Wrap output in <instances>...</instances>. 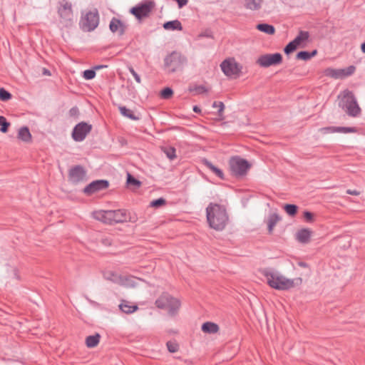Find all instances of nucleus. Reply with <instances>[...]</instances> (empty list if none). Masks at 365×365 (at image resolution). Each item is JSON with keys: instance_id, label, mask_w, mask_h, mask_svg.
<instances>
[{"instance_id": "nucleus-26", "label": "nucleus", "mask_w": 365, "mask_h": 365, "mask_svg": "<svg viewBox=\"0 0 365 365\" xmlns=\"http://www.w3.org/2000/svg\"><path fill=\"white\" fill-rule=\"evenodd\" d=\"M100 335L96 334L95 335L88 336L86 338V344L88 348L96 347L100 341Z\"/></svg>"}, {"instance_id": "nucleus-35", "label": "nucleus", "mask_w": 365, "mask_h": 365, "mask_svg": "<svg viewBox=\"0 0 365 365\" xmlns=\"http://www.w3.org/2000/svg\"><path fill=\"white\" fill-rule=\"evenodd\" d=\"M12 95L4 88H0V100L2 101H8L11 99Z\"/></svg>"}, {"instance_id": "nucleus-17", "label": "nucleus", "mask_w": 365, "mask_h": 365, "mask_svg": "<svg viewBox=\"0 0 365 365\" xmlns=\"http://www.w3.org/2000/svg\"><path fill=\"white\" fill-rule=\"evenodd\" d=\"M118 307L122 312L126 314H133L138 309V307L135 303L125 299L120 300Z\"/></svg>"}, {"instance_id": "nucleus-13", "label": "nucleus", "mask_w": 365, "mask_h": 365, "mask_svg": "<svg viewBox=\"0 0 365 365\" xmlns=\"http://www.w3.org/2000/svg\"><path fill=\"white\" fill-rule=\"evenodd\" d=\"M92 126L86 123H78L72 132V138L76 142L83 141L91 130Z\"/></svg>"}, {"instance_id": "nucleus-28", "label": "nucleus", "mask_w": 365, "mask_h": 365, "mask_svg": "<svg viewBox=\"0 0 365 365\" xmlns=\"http://www.w3.org/2000/svg\"><path fill=\"white\" fill-rule=\"evenodd\" d=\"M257 29L259 31L269 35L274 34L275 31L274 27L267 24H259L257 25Z\"/></svg>"}, {"instance_id": "nucleus-50", "label": "nucleus", "mask_w": 365, "mask_h": 365, "mask_svg": "<svg viewBox=\"0 0 365 365\" xmlns=\"http://www.w3.org/2000/svg\"><path fill=\"white\" fill-rule=\"evenodd\" d=\"M195 91L198 93H206L207 91V89L203 86H198L195 88Z\"/></svg>"}, {"instance_id": "nucleus-7", "label": "nucleus", "mask_w": 365, "mask_h": 365, "mask_svg": "<svg viewBox=\"0 0 365 365\" xmlns=\"http://www.w3.org/2000/svg\"><path fill=\"white\" fill-rule=\"evenodd\" d=\"M165 67L169 73H174L182 68L187 62L186 58L178 52H173L164 60Z\"/></svg>"}, {"instance_id": "nucleus-21", "label": "nucleus", "mask_w": 365, "mask_h": 365, "mask_svg": "<svg viewBox=\"0 0 365 365\" xmlns=\"http://www.w3.org/2000/svg\"><path fill=\"white\" fill-rule=\"evenodd\" d=\"M18 138L25 143H29L31 140V134L28 127L24 126L19 128Z\"/></svg>"}, {"instance_id": "nucleus-53", "label": "nucleus", "mask_w": 365, "mask_h": 365, "mask_svg": "<svg viewBox=\"0 0 365 365\" xmlns=\"http://www.w3.org/2000/svg\"><path fill=\"white\" fill-rule=\"evenodd\" d=\"M133 76L134 77V78H135V80L136 81L137 83H140L141 79H140V76L137 73H133Z\"/></svg>"}, {"instance_id": "nucleus-55", "label": "nucleus", "mask_w": 365, "mask_h": 365, "mask_svg": "<svg viewBox=\"0 0 365 365\" xmlns=\"http://www.w3.org/2000/svg\"><path fill=\"white\" fill-rule=\"evenodd\" d=\"M192 110L195 113H200L201 111L200 108L197 106H193Z\"/></svg>"}, {"instance_id": "nucleus-43", "label": "nucleus", "mask_w": 365, "mask_h": 365, "mask_svg": "<svg viewBox=\"0 0 365 365\" xmlns=\"http://www.w3.org/2000/svg\"><path fill=\"white\" fill-rule=\"evenodd\" d=\"M173 93V90L170 88H165L161 91V97L164 99L170 98Z\"/></svg>"}, {"instance_id": "nucleus-33", "label": "nucleus", "mask_w": 365, "mask_h": 365, "mask_svg": "<svg viewBox=\"0 0 365 365\" xmlns=\"http://www.w3.org/2000/svg\"><path fill=\"white\" fill-rule=\"evenodd\" d=\"M162 150L169 160H173L176 158V154H175L176 150H175V148L163 147L162 148Z\"/></svg>"}, {"instance_id": "nucleus-44", "label": "nucleus", "mask_w": 365, "mask_h": 365, "mask_svg": "<svg viewBox=\"0 0 365 365\" xmlns=\"http://www.w3.org/2000/svg\"><path fill=\"white\" fill-rule=\"evenodd\" d=\"M166 202L165 200L160 197L157 200H154L150 202V206L153 207H159L161 205H165Z\"/></svg>"}, {"instance_id": "nucleus-42", "label": "nucleus", "mask_w": 365, "mask_h": 365, "mask_svg": "<svg viewBox=\"0 0 365 365\" xmlns=\"http://www.w3.org/2000/svg\"><path fill=\"white\" fill-rule=\"evenodd\" d=\"M212 107L213 108H218V115L220 117H222V113H223V110H224V108H225V105L222 102H217V101H215L213 103H212Z\"/></svg>"}, {"instance_id": "nucleus-8", "label": "nucleus", "mask_w": 365, "mask_h": 365, "mask_svg": "<svg viewBox=\"0 0 365 365\" xmlns=\"http://www.w3.org/2000/svg\"><path fill=\"white\" fill-rule=\"evenodd\" d=\"M220 68L224 74L230 78L239 76L242 69V66L232 58L224 60L220 64Z\"/></svg>"}, {"instance_id": "nucleus-5", "label": "nucleus", "mask_w": 365, "mask_h": 365, "mask_svg": "<svg viewBox=\"0 0 365 365\" xmlns=\"http://www.w3.org/2000/svg\"><path fill=\"white\" fill-rule=\"evenodd\" d=\"M57 9L60 23L66 27L72 26L74 19L72 4L67 0H61Z\"/></svg>"}, {"instance_id": "nucleus-51", "label": "nucleus", "mask_w": 365, "mask_h": 365, "mask_svg": "<svg viewBox=\"0 0 365 365\" xmlns=\"http://www.w3.org/2000/svg\"><path fill=\"white\" fill-rule=\"evenodd\" d=\"M101 242L105 245H110L112 240L110 237H104L102 238Z\"/></svg>"}, {"instance_id": "nucleus-15", "label": "nucleus", "mask_w": 365, "mask_h": 365, "mask_svg": "<svg viewBox=\"0 0 365 365\" xmlns=\"http://www.w3.org/2000/svg\"><path fill=\"white\" fill-rule=\"evenodd\" d=\"M86 179V171L80 165L72 168L69 171V180L73 183H78Z\"/></svg>"}, {"instance_id": "nucleus-32", "label": "nucleus", "mask_w": 365, "mask_h": 365, "mask_svg": "<svg viewBox=\"0 0 365 365\" xmlns=\"http://www.w3.org/2000/svg\"><path fill=\"white\" fill-rule=\"evenodd\" d=\"M139 279L133 277H126L122 280L123 284L127 287H134L137 285Z\"/></svg>"}, {"instance_id": "nucleus-57", "label": "nucleus", "mask_w": 365, "mask_h": 365, "mask_svg": "<svg viewBox=\"0 0 365 365\" xmlns=\"http://www.w3.org/2000/svg\"><path fill=\"white\" fill-rule=\"evenodd\" d=\"M361 51L365 53V41L361 46Z\"/></svg>"}, {"instance_id": "nucleus-31", "label": "nucleus", "mask_w": 365, "mask_h": 365, "mask_svg": "<svg viewBox=\"0 0 365 365\" xmlns=\"http://www.w3.org/2000/svg\"><path fill=\"white\" fill-rule=\"evenodd\" d=\"M317 54V50L312 52L300 51L297 54V58L307 61Z\"/></svg>"}, {"instance_id": "nucleus-25", "label": "nucleus", "mask_w": 365, "mask_h": 365, "mask_svg": "<svg viewBox=\"0 0 365 365\" xmlns=\"http://www.w3.org/2000/svg\"><path fill=\"white\" fill-rule=\"evenodd\" d=\"M163 28L165 30H178V31H182V26L181 23L178 20H173L167 21L163 24Z\"/></svg>"}, {"instance_id": "nucleus-6", "label": "nucleus", "mask_w": 365, "mask_h": 365, "mask_svg": "<svg viewBox=\"0 0 365 365\" xmlns=\"http://www.w3.org/2000/svg\"><path fill=\"white\" fill-rule=\"evenodd\" d=\"M99 24V14L97 9L82 12L80 26L84 31H93Z\"/></svg>"}, {"instance_id": "nucleus-37", "label": "nucleus", "mask_w": 365, "mask_h": 365, "mask_svg": "<svg viewBox=\"0 0 365 365\" xmlns=\"http://www.w3.org/2000/svg\"><path fill=\"white\" fill-rule=\"evenodd\" d=\"M356 131L357 130L354 127H336V133H349Z\"/></svg>"}, {"instance_id": "nucleus-18", "label": "nucleus", "mask_w": 365, "mask_h": 365, "mask_svg": "<svg viewBox=\"0 0 365 365\" xmlns=\"http://www.w3.org/2000/svg\"><path fill=\"white\" fill-rule=\"evenodd\" d=\"M109 28L113 33L117 32L120 36H122L125 33L126 26L120 20L113 18L110 22Z\"/></svg>"}, {"instance_id": "nucleus-38", "label": "nucleus", "mask_w": 365, "mask_h": 365, "mask_svg": "<svg viewBox=\"0 0 365 365\" xmlns=\"http://www.w3.org/2000/svg\"><path fill=\"white\" fill-rule=\"evenodd\" d=\"M298 46L293 41L289 42L284 48V51L286 54H289L297 49Z\"/></svg>"}, {"instance_id": "nucleus-40", "label": "nucleus", "mask_w": 365, "mask_h": 365, "mask_svg": "<svg viewBox=\"0 0 365 365\" xmlns=\"http://www.w3.org/2000/svg\"><path fill=\"white\" fill-rule=\"evenodd\" d=\"M96 76V71L94 69H88L83 71V77L86 80H91Z\"/></svg>"}, {"instance_id": "nucleus-29", "label": "nucleus", "mask_w": 365, "mask_h": 365, "mask_svg": "<svg viewBox=\"0 0 365 365\" xmlns=\"http://www.w3.org/2000/svg\"><path fill=\"white\" fill-rule=\"evenodd\" d=\"M309 37V34L307 31H300L299 34L294 38L293 40L294 43H296L298 46L303 42H305L308 40Z\"/></svg>"}, {"instance_id": "nucleus-30", "label": "nucleus", "mask_w": 365, "mask_h": 365, "mask_svg": "<svg viewBox=\"0 0 365 365\" xmlns=\"http://www.w3.org/2000/svg\"><path fill=\"white\" fill-rule=\"evenodd\" d=\"M119 110H120V114L125 117H127L131 120H138L139 119L138 117L135 115V114L133 113V112L131 110L127 108L125 106H120Z\"/></svg>"}, {"instance_id": "nucleus-41", "label": "nucleus", "mask_w": 365, "mask_h": 365, "mask_svg": "<svg viewBox=\"0 0 365 365\" xmlns=\"http://www.w3.org/2000/svg\"><path fill=\"white\" fill-rule=\"evenodd\" d=\"M293 266H294V269H297V267H300V268L305 269L307 272H310V267H309V264L304 261H297V264L294 265L293 264Z\"/></svg>"}, {"instance_id": "nucleus-46", "label": "nucleus", "mask_w": 365, "mask_h": 365, "mask_svg": "<svg viewBox=\"0 0 365 365\" xmlns=\"http://www.w3.org/2000/svg\"><path fill=\"white\" fill-rule=\"evenodd\" d=\"M320 132L324 134L336 133V126H329L320 128Z\"/></svg>"}, {"instance_id": "nucleus-14", "label": "nucleus", "mask_w": 365, "mask_h": 365, "mask_svg": "<svg viewBox=\"0 0 365 365\" xmlns=\"http://www.w3.org/2000/svg\"><path fill=\"white\" fill-rule=\"evenodd\" d=\"M109 185L107 180H95L86 186L83 189V192L86 195H92L98 191L106 189Z\"/></svg>"}, {"instance_id": "nucleus-27", "label": "nucleus", "mask_w": 365, "mask_h": 365, "mask_svg": "<svg viewBox=\"0 0 365 365\" xmlns=\"http://www.w3.org/2000/svg\"><path fill=\"white\" fill-rule=\"evenodd\" d=\"M280 217L277 213H273L269 215L267 222L268 230L269 233L272 232L274 226L276 225L277 222L280 220Z\"/></svg>"}, {"instance_id": "nucleus-36", "label": "nucleus", "mask_w": 365, "mask_h": 365, "mask_svg": "<svg viewBox=\"0 0 365 365\" xmlns=\"http://www.w3.org/2000/svg\"><path fill=\"white\" fill-rule=\"evenodd\" d=\"M286 212L290 215L294 216L297 212V206L292 204H287L284 206Z\"/></svg>"}, {"instance_id": "nucleus-2", "label": "nucleus", "mask_w": 365, "mask_h": 365, "mask_svg": "<svg viewBox=\"0 0 365 365\" xmlns=\"http://www.w3.org/2000/svg\"><path fill=\"white\" fill-rule=\"evenodd\" d=\"M206 216L209 226L221 231L226 227L229 217L225 207L217 203H210L206 208Z\"/></svg>"}, {"instance_id": "nucleus-4", "label": "nucleus", "mask_w": 365, "mask_h": 365, "mask_svg": "<svg viewBox=\"0 0 365 365\" xmlns=\"http://www.w3.org/2000/svg\"><path fill=\"white\" fill-rule=\"evenodd\" d=\"M156 306L160 309H166L170 316L178 314L181 303L180 301L168 294H163L155 302Z\"/></svg>"}, {"instance_id": "nucleus-56", "label": "nucleus", "mask_w": 365, "mask_h": 365, "mask_svg": "<svg viewBox=\"0 0 365 365\" xmlns=\"http://www.w3.org/2000/svg\"><path fill=\"white\" fill-rule=\"evenodd\" d=\"M128 71H130V73L132 74V76H133V73H135L136 72L135 71V70L133 69V67L130 66L128 67Z\"/></svg>"}, {"instance_id": "nucleus-9", "label": "nucleus", "mask_w": 365, "mask_h": 365, "mask_svg": "<svg viewBox=\"0 0 365 365\" xmlns=\"http://www.w3.org/2000/svg\"><path fill=\"white\" fill-rule=\"evenodd\" d=\"M230 166L232 174L236 176L245 175L250 167L246 160L239 157L232 158L230 161Z\"/></svg>"}, {"instance_id": "nucleus-20", "label": "nucleus", "mask_w": 365, "mask_h": 365, "mask_svg": "<svg viewBox=\"0 0 365 365\" xmlns=\"http://www.w3.org/2000/svg\"><path fill=\"white\" fill-rule=\"evenodd\" d=\"M312 232L309 229H302L296 234L297 240L302 243H307L309 241Z\"/></svg>"}, {"instance_id": "nucleus-49", "label": "nucleus", "mask_w": 365, "mask_h": 365, "mask_svg": "<svg viewBox=\"0 0 365 365\" xmlns=\"http://www.w3.org/2000/svg\"><path fill=\"white\" fill-rule=\"evenodd\" d=\"M304 217L305 220L308 222H312L313 220V215L312 212H310L309 211H305L304 212Z\"/></svg>"}, {"instance_id": "nucleus-52", "label": "nucleus", "mask_w": 365, "mask_h": 365, "mask_svg": "<svg viewBox=\"0 0 365 365\" xmlns=\"http://www.w3.org/2000/svg\"><path fill=\"white\" fill-rule=\"evenodd\" d=\"M346 193L349 194V195H359L360 194V192L356 190H346Z\"/></svg>"}, {"instance_id": "nucleus-58", "label": "nucleus", "mask_w": 365, "mask_h": 365, "mask_svg": "<svg viewBox=\"0 0 365 365\" xmlns=\"http://www.w3.org/2000/svg\"><path fill=\"white\" fill-rule=\"evenodd\" d=\"M42 74L46 75V68H43L42 69Z\"/></svg>"}, {"instance_id": "nucleus-10", "label": "nucleus", "mask_w": 365, "mask_h": 365, "mask_svg": "<svg viewBox=\"0 0 365 365\" xmlns=\"http://www.w3.org/2000/svg\"><path fill=\"white\" fill-rule=\"evenodd\" d=\"M282 61V56L281 53H267L260 56L257 60V63L261 67L268 68L272 66L279 65Z\"/></svg>"}, {"instance_id": "nucleus-11", "label": "nucleus", "mask_w": 365, "mask_h": 365, "mask_svg": "<svg viewBox=\"0 0 365 365\" xmlns=\"http://www.w3.org/2000/svg\"><path fill=\"white\" fill-rule=\"evenodd\" d=\"M355 71L356 67L354 66H349L346 68L339 69L328 68L325 70L324 73L327 76L335 79H343L354 74Z\"/></svg>"}, {"instance_id": "nucleus-12", "label": "nucleus", "mask_w": 365, "mask_h": 365, "mask_svg": "<svg viewBox=\"0 0 365 365\" xmlns=\"http://www.w3.org/2000/svg\"><path fill=\"white\" fill-rule=\"evenodd\" d=\"M155 4L153 1H146L138 4L136 6L130 9V13L133 14L136 19L140 20L149 16Z\"/></svg>"}, {"instance_id": "nucleus-39", "label": "nucleus", "mask_w": 365, "mask_h": 365, "mask_svg": "<svg viewBox=\"0 0 365 365\" xmlns=\"http://www.w3.org/2000/svg\"><path fill=\"white\" fill-rule=\"evenodd\" d=\"M127 183L128 185H132L135 187H140L141 184L139 180L133 178L130 173H128L127 175Z\"/></svg>"}, {"instance_id": "nucleus-3", "label": "nucleus", "mask_w": 365, "mask_h": 365, "mask_svg": "<svg viewBox=\"0 0 365 365\" xmlns=\"http://www.w3.org/2000/svg\"><path fill=\"white\" fill-rule=\"evenodd\" d=\"M339 99V106L350 117L357 118L361 113L354 93L348 89L342 91L338 96Z\"/></svg>"}, {"instance_id": "nucleus-23", "label": "nucleus", "mask_w": 365, "mask_h": 365, "mask_svg": "<svg viewBox=\"0 0 365 365\" xmlns=\"http://www.w3.org/2000/svg\"><path fill=\"white\" fill-rule=\"evenodd\" d=\"M219 326L213 322H205L202 325V331L207 334H215L219 331Z\"/></svg>"}, {"instance_id": "nucleus-48", "label": "nucleus", "mask_w": 365, "mask_h": 365, "mask_svg": "<svg viewBox=\"0 0 365 365\" xmlns=\"http://www.w3.org/2000/svg\"><path fill=\"white\" fill-rule=\"evenodd\" d=\"M198 37L212 38V33L210 30H206L202 32L200 34H199Z\"/></svg>"}, {"instance_id": "nucleus-19", "label": "nucleus", "mask_w": 365, "mask_h": 365, "mask_svg": "<svg viewBox=\"0 0 365 365\" xmlns=\"http://www.w3.org/2000/svg\"><path fill=\"white\" fill-rule=\"evenodd\" d=\"M94 219L107 224H111L109 210H98L92 213Z\"/></svg>"}, {"instance_id": "nucleus-34", "label": "nucleus", "mask_w": 365, "mask_h": 365, "mask_svg": "<svg viewBox=\"0 0 365 365\" xmlns=\"http://www.w3.org/2000/svg\"><path fill=\"white\" fill-rule=\"evenodd\" d=\"M0 130L1 132L5 133L8 131L9 127L10 126V123L7 121L6 118L4 116H0Z\"/></svg>"}, {"instance_id": "nucleus-54", "label": "nucleus", "mask_w": 365, "mask_h": 365, "mask_svg": "<svg viewBox=\"0 0 365 365\" xmlns=\"http://www.w3.org/2000/svg\"><path fill=\"white\" fill-rule=\"evenodd\" d=\"M106 67H107L106 65H97L93 67V69L96 71V70H100V69H102V68H106Z\"/></svg>"}, {"instance_id": "nucleus-45", "label": "nucleus", "mask_w": 365, "mask_h": 365, "mask_svg": "<svg viewBox=\"0 0 365 365\" xmlns=\"http://www.w3.org/2000/svg\"><path fill=\"white\" fill-rule=\"evenodd\" d=\"M167 347L170 352L175 353L178 350V344L173 341H168L167 343Z\"/></svg>"}, {"instance_id": "nucleus-22", "label": "nucleus", "mask_w": 365, "mask_h": 365, "mask_svg": "<svg viewBox=\"0 0 365 365\" xmlns=\"http://www.w3.org/2000/svg\"><path fill=\"white\" fill-rule=\"evenodd\" d=\"M202 162L204 165H205L210 171H212L217 177H219L220 179H224V173L222 170L215 166L211 162H210L207 159H203Z\"/></svg>"}, {"instance_id": "nucleus-47", "label": "nucleus", "mask_w": 365, "mask_h": 365, "mask_svg": "<svg viewBox=\"0 0 365 365\" xmlns=\"http://www.w3.org/2000/svg\"><path fill=\"white\" fill-rule=\"evenodd\" d=\"M68 113L71 117L76 118L78 116L79 111L77 107H73L69 110Z\"/></svg>"}, {"instance_id": "nucleus-24", "label": "nucleus", "mask_w": 365, "mask_h": 365, "mask_svg": "<svg viewBox=\"0 0 365 365\" xmlns=\"http://www.w3.org/2000/svg\"><path fill=\"white\" fill-rule=\"evenodd\" d=\"M264 0H244V6L247 9L256 11L261 8Z\"/></svg>"}, {"instance_id": "nucleus-16", "label": "nucleus", "mask_w": 365, "mask_h": 365, "mask_svg": "<svg viewBox=\"0 0 365 365\" xmlns=\"http://www.w3.org/2000/svg\"><path fill=\"white\" fill-rule=\"evenodd\" d=\"M112 223H121L130 219L129 215L125 210H109Z\"/></svg>"}, {"instance_id": "nucleus-1", "label": "nucleus", "mask_w": 365, "mask_h": 365, "mask_svg": "<svg viewBox=\"0 0 365 365\" xmlns=\"http://www.w3.org/2000/svg\"><path fill=\"white\" fill-rule=\"evenodd\" d=\"M262 274L265 277L267 284L277 290H288L302 283L301 277L289 279L278 272L269 269H264Z\"/></svg>"}, {"instance_id": "nucleus-59", "label": "nucleus", "mask_w": 365, "mask_h": 365, "mask_svg": "<svg viewBox=\"0 0 365 365\" xmlns=\"http://www.w3.org/2000/svg\"><path fill=\"white\" fill-rule=\"evenodd\" d=\"M46 73H47V76H51V73L48 70H47Z\"/></svg>"}]
</instances>
